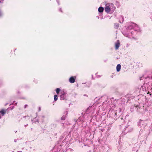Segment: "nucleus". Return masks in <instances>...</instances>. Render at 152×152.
<instances>
[{"instance_id": "obj_5", "label": "nucleus", "mask_w": 152, "mask_h": 152, "mask_svg": "<svg viewBox=\"0 0 152 152\" xmlns=\"http://www.w3.org/2000/svg\"><path fill=\"white\" fill-rule=\"evenodd\" d=\"M104 8L102 7H99L98 10V11L100 12H103L104 10Z\"/></svg>"}, {"instance_id": "obj_10", "label": "nucleus", "mask_w": 152, "mask_h": 152, "mask_svg": "<svg viewBox=\"0 0 152 152\" xmlns=\"http://www.w3.org/2000/svg\"><path fill=\"white\" fill-rule=\"evenodd\" d=\"M60 98H61V99L64 100V95L63 94L61 95L60 96Z\"/></svg>"}, {"instance_id": "obj_9", "label": "nucleus", "mask_w": 152, "mask_h": 152, "mask_svg": "<svg viewBox=\"0 0 152 152\" xmlns=\"http://www.w3.org/2000/svg\"><path fill=\"white\" fill-rule=\"evenodd\" d=\"M57 95H55L54 96V100L55 101H56L57 100Z\"/></svg>"}, {"instance_id": "obj_17", "label": "nucleus", "mask_w": 152, "mask_h": 152, "mask_svg": "<svg viewBox=\"0 0 152 152\" xmlns=\"http://www.w3.org/2000/svg\"><path fill=\"white\" fill-rule=\"evenodd\" d=\"M15 104H17V103H16Z\"/></svg>"}, {"instance_id": "obj_15", "label": "nucleus", "mask_w": 152, "mask_h": 152, "mask_svg": "<svg viewBox=\"0 0 152 152\" xmlns=\"http://www.w3.org/2000/svg\"><path fill=\"white\" fill-rule=\"evenodd\" d=\"M122 22H123V18H122Z\"/></svg>"}, {"instance_id": "obj_6", "label": "nucleus", "mask_w": 152, "mask_h": 152, "mask_svg": "<svg viewBox=\"0 0 152 152\" xmlns=\"http://www.w3.org/2000/svg\"><path fill=\"white\" fill-rule=\"evenodd\" d=\"M136 26V24H134V23H133V24H131V25L130 26H129L128 27V28L129 29H132L135 26Z\"/></svg>"}, {"instance_id": "obj_1", "label": "nucleus", "mask_w": 152, "mask_h": 152, "mask_svg": "<svg viewBox=\"0 0 152 152\" xmlns=\"http://www.w3.org/2000/svg\"><path fill=\"white\" fill-rule=\"evenodd\" d=\"M115 7L112 3H107L105 5V10L106 12L108 13L110 11L113 12L115 10Z\"/></svg>"}, {"instance_id": "obj_2", "label": "nucleus", "mask_w": 152, "mask_h": 152, "mask_svg": "<svg viewBox=\"0 0 152 152\" xmlns=\"http://www.w3.org/2000/svg\"><path fill=\"white\" fill-rule=\"evenodd\" d=\"M75 77H72L69 79V81L71 83H73L75 81Z\"/></svg>"}, {"instance_id": "obj_4", "label": "nucleus", "mask_w": 152, "mask_h": 152, "mask_svg": "<svg viewBox=\"0 0 152 152\" xmlns=\"http://www.w3.org/2000/svg\"><path fill=\"white\" fill-rule=\"evenodd\" d=\"M121 65L120 64H118L117 65V66H116V70H117V71L118 72L120 71L121 69Z\"/></svg>"}, {"instance_id": "obj_11", "label": "nucleus", "mask_w": 152, "mask_h": 152, "mask_svg": "<svg viewBox=\"0 0 152 152\" xmlns=\"http://www.w3.org/2000/svg\"><path fill=\"white\" fill-rule=\"evenodd\" d=\"M65 117L64 116H63L61 118L63 120H64L65 119Z\"/></svg>"}, {"instance_id": "obj_12", "label": "nucleus", "mask_w": 152, "mask_h": 152, "mask_svg": "<svg viewBox=\"0 0 152 152\" xmlns=\"http://www.w3.org/2000/svg\"><path fill=\"white\" fill-rule=\"evenodd\" d=\"M40 110H41V108L40 107H39V111H40Z\"/></svg>"}, {"instance_id": "obj_13", "label": "nucleus", "mask_w": 152, "mask_h": 152, "mask_svg": "<svg viewBox=\"0 0 152 152\" xmlns=\"http://www.w3.org/2000/svg\"><path fill=\"white\" fill-rule=\"evenodd\" d=\"M3 1V0H0V3L2 2Z\"/></svg>"}, {"instance_id": "obj_16", "label": "nucleus", "mask_w": 152, "mask_h": 152, "mask_svg": "<svg viewBox=\"0 0 152 152\" xmlns=\"http://www.w3.org/2000/svg\"><path fill=\"white\" fill-rule=\"evenodd\" d=\"M150 95L151 96V95H152V94H150Z\"/></svg>"}, {"instance_id": "obj_18", "label": "nucleus", "mask_w": 152, "mask_h": 152, "mask_svg": "<svg viewBox=\"0 0 152 152\" xmlns=\"http://www.w3.org/2000/svg\"><path fill=\"white\" fill-rule=\"evenodd\" d=\"M119 22L120 23H121V21L120 20L119 21Z\"/></svg>"}, {"instance_id": "obj_8", "label": "nucleus", "mask_w": 152, "mask_h": 152, "mask_svg": "<svg viewBox=\"0 0 152 152\" xmlns=\"http://www.w3.org/2000/svg\"><path fill=\"white\" fill-rule=\"evenodd\" d=\"M114 27L115 28H117L118 27L119 25L118 23H115L114 24Z\"/></svg>"}, {"instance_id": "obj_3", "label": "nucleus", "mask_w": 152, "mask_h": 152, "mask_svg": "<svg viewBox=\"0 0 152 152\" xmlns=\"http://www.w3.org/2000/svg\"><path fill=\"white\" fill-rule=\"evenodd\" d=\"M120 43L119 40H117V42L115 44V48L116 50H117L119 48L120 46Z\"/></svg>"}, {"instance_id": "obj_7", "label": "nucleus", "mask_w": 152, "mask_h": 152, "mask_svg": "<svg viewBox=\"0 0 152 152\" xmlns=\"http://www.w3.org/2000/svg\"><path fill=\"white\" fill-rule=\"evenodd\" d=\"M60 91V89L59 88H57L56 90V92L57 94H58L59 93V91Z\"/></svg>"}, {"instance_id": "obj_14", "label": "nucleus", "mask_w": 152, "mask_h": 152, "mask_svg": "<svg viewBox=\"0 0 152 152\" xmlns=\"http://www.w3.org/2000/svg\"><path fill=\"white\" fill-rule=\"evenodd\" d=\"M27 106V105H26L25 106V107L26 108Z\"/></svg>"}]
</instances>
